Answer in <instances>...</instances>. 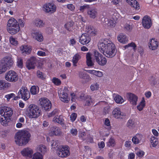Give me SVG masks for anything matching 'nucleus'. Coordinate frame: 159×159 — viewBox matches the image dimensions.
<instances>
[{
	"instance_id": "nucleus-1",
	"label": "nucleus",
	"mask_w": 159,
	"mask_h": 159,
	"mask_svg": "<svg viewBox=\"0 0 159 159\" xmlns=\"http://www.w3.org/2000/svg\"><path fill=\"white\" fill-rule=\"evenodd\" d=\"M98 47L100 51L107 57H113L116 54L115 45L108 39L100 40L98 43Z\"/></svg>"
},
{
	"instance_id": "nucleus-2",
	"label": "nucleus",
	"mask_w": 159,
	"mask_h": 159,
	"mask_svg": "<svg viewBox=\"0 0 159 159\" xmlns=\"http://www.w3.org/2000/svg\"><path fill=\"white\" fill-rule=\"evenodd\" d=\"M30 133L27 131L22 130L17 132L15 136V142L19 146L26 145L30 140Z\"/></svg>"
},
{
	"instance_id": "nucleus-3",
	"label": "nucleus",
	"mask_w": 159,
	"mask_h": 159,
	"mask_svg": "<svg viewBox=\"0 0 159 159\" xmlns=\"http://www.w3.org/2000/svg\"><path fill=\"white\" fill-rule=\"evenodd\" d=\"M13 113V110L11 108L4 107L0 109V122L2 125L6 126L8 120L10 119Z\"/></svg>"
},
{
	"instance_id": "nucleus-4",
	"label": "nucleus",
	"mask_w": 159,
	"mask_h": 159,
	"mask_svg": "<svg viewBox=\"0 0 159 159\" xmlns=\"http://www.w3.org/2000/svg\"><path fill=\"white\" fill-rule=\"evenodd\" d=\"M41 114V110L39 107L34 104L30 105L27 109L26 115L30 119H36Z\"/></svg>"
},
{
	"instance_id": "nucleus-5",
	"label": "nucleus",
	"mask_w": 159,
	"mask_h": 159,
	"mask_svg": "<svg viewBox=\"0 0 159 159\" xmlns=\"http://www.w3.org/2000/svg\"><path fill=\"white\" fill-rule=\"evenodd\" d=\"M7 29L8 32L12 35L16 34L20 30L19 25L14 18L10 19L7 23Z\"/></svg>"
},
{
	"instance_id": "nucleus-6",
	"label": "nucleus",
	"mask_w": 159,
	"mask_h": 159,
	"mask_svg": "<svg viewBox=\"0 0 159 159\" xmlns=\"http://www.w3.org/2000/svg\"><path fill=\"white\" fill-rule=\"evenodd\" d=\"M58 149L57 153L58 156L61 157H66L70 154V148L67 145H62Z\"/></svg>"
},
{
	"instance_id": "nucleus-7",
	"label": "nucleus",
	"mask_w": 159,
	"mask_h": 159,
	"mask_svg": "<svg viewBox=\"0 0 159 159\" xmlns=\"http://www.w3.org/2000/svg\"><path fill=\"white\" fill-rule=\"evenodd\" d=\"M5 79L7 81L15 82L18 79V76L17 73L13 70H10L6 74Z\"/></svg>"
},
{
	"instance_id": "nucleus-8",
	"label": "nucleus",
	"mask_w": 159,
	"mask_h": 159,
	"mask_svg": "<svg viewBox=\"0 0 159 159\" xmlns=\"http://www.w3.org/2000/svg\"><path fill=\"white\" fill-rule=\"evenodd\" d=\"M69 90L67 88L64 87L63 90L58 92V94L60 99L61 101L67 103L70 101V98L68 97Z\"/></svg>"
},
{
	"instance_id": "nucleus-9",
	"label": "nucleus",
	"mask_w": 159,
	"mask_h": 159,
	"mask_svg": "<svg viewBox=\"0 0 159 159\" xmlns=\"http://www.w3.org/2000/svg\"><path fill=\"white\" fill-rule=\"evenodd\" d=\"M18 95L24 101L27 100L30 98V93L27 87H22L18 92Z\"/></svg>"
},
{
	"instance_id": "nucleus-10",
	"label": "nucleus",
	"mask_w": 159,
	"mask_h": 159,
	"mask_svg": "<svg viewBox=\"0 0 159 159\" xmlns=\"http://www.w3.org/2000/svg\"><path fill=\"white\" fill-rule=\"evenodd\" d=\"M40 104L43 108L46 111H49L51 108L52 103L50 100L47 98H41Z\"/></svg>"
},
{
	"instance_id": "nucleus-11",
	"label": "nucleus",
	"mask_w": 159,
	"mask_h": 159,
	"mask_svg": "<svg viewBox=\"0 0 159 159\" xmlns=\"http://www.w3.org/2000/svg\"><path fill=\"white\" fill-rule=\"evenodd\" d=\"M142 24L145 28L149 29L152 25V20L150 17L148 16H144L142 20Z\"/></svg>"
},
{
	"instance_id": "nucleus-12",
	"label": "nucleus",
	"mask_w": 159,
	"mask_h": 159,
	"mask_svg": "<svg viewBox=\"0 0 159 159\" xmlns=\"http://www.w3.org/2000/svg\"><path fill=\"white\" fill-rule=\"evenodd\" d=\"M37 61L36 58L34 57H32L28 59L26 63V66L29 70L34 69Z\"/></svg>"
},
{
	"instance_id": "nucleus-13",
	"label": "nucleus",
	"mask_w": 159,
	"mask_h": 159,
	"mask_svg": "<svg viewBox=\"0 0 159 159\" xmlns=\"http://www.w3.org/2000/svg\"><path fill=\"white\" fill-rule=\"evenodd\" d=\"M112 115L116 119H123L125 116V115L121 112L119 108H115L112 111Z\"/></svg>"
},
{
	"instance_id": "nucleus-14",
	"label": "nucleus",
	"mask_w": 159,
	"mask_h": 159,
	"mask_svg": "<svg viewBox=\"0 0 159 159\" xmlns=\"http://www.w3.org/2000/svg\"><path fill=\"white\" fill-rule=\"evenodd\" d=\"M91 40V38L86 33L83 34L80 37L79 42L83 45L89 43Z\"/></svg>"
},
{
	"instance_id": "nucleus-15",
	"label": "nucleus",
	"mask_w": 159,
	"mask_h": 159,
	"mask_svg": "<svg viewBox=\"0 0 159 159\" xmlns=\"http://www.w3.org/2000/svg\"><path fill=\"white\" fill-rule=\"evenodd\" d=\"M127 97L130 103L133 105L137 104L138 101V97L134 94L128 93L127 94Z\"/></svg>"
},
{
	"instance_id": "nucleus-16",
	"label": "nucleus",
	"mask_w": 159,
	"mask_h": 159,
	"mask_svg": "<svg viewBox=\"0 0 159 159\" xmlns=\"http://www.w3.org/2000/svg\"><path fill=\"white\" fill-rule=\"evenodd\" d=\"M33 153V150L29 148H24L21 151V154L23 156L30 158L32 157Z\"/></svg>"
},
{
	"instance_id": "nucleus-17",
	"label": "nucleus",
	"mask_w": 159,
	"mask_h": 159,
	"mask_svg": "<svg viewBox=\"0 0 159 159\" xmlns=\"http://www.w3.org/2000/svg\"><path fill=\"white\" fill-rule=\"evenodd\" d=\"M62 132L61 129L59 127L56 126H53L50 129L49 134L51 136H60L61 135Z\"/></svg>"
},
{
	"instance_id": "nucleus-18",
	"label": "nucleus",
	"mask_w": 159,
	"mask_h": 159,
	"mask_svg": "<svg viewBox=\"0 0 159 159\" xmlns=\"http://www.w3.org/2000/svg\"><path fill=\"white\" fill-rule=\"evenodd\" d=\"M46 11L47 12L52 13L55 12L56 10V6L53 3H48L44 5Z\"/></svg>"
},
{
	"instance_id": "nucleus-19",
	"label": "nucleus",
	"mask_w": 159,
	"mask_h": 159,
	"mask_svg": "<svg viewBox=\"0 0 159 159\" xmlns=\"http://www.w3.org/2000/svg\"><path fill=\"white\" fill-rule=\"evenodd\" d=\"M86 33L89 36H94L96 35L97 30L94 28V27L91 25L88 26L86 27Z\"/></svg>"
},
{
	"instance_id": "nucleus-20",
	"label": "nucleus",
	"mask_w": 159,
	"mask_h": 159,
	"mask_svg": "<svg viewBox=\"0 0 159 159\" xmlns=\"http://www.w3.org/2000/svg\"><path fill=\"white\" fill-rule=\"evenodd\" d=\"M87 13L89 17L92 19L95 18L97 15V10L94 8L90 7V6L87 10Z\"/></svg>"
},
{
	"instance_id": "nucleus-21",
	"label": "nucleus",
	"mask_w": 159,
	"mask_h": 159,
	"mask_svg": "<svg viewBox=\"0 0 159 159\" xmlns=\"http://www.w3.org/2000/svg\"><path fill=\"white\" fill-rule=\"evenodd\" d=\"M158 43L154 39H152L149 42V47L150 49L153 50L157 49L158 47Z\"/></svg>"
},
{
	"instance_id": "nucleus-22",
	"label": "nucleus",
	"mask_w": 159,
	"mask_h": 159,
	"mask_svg": "<svg viewBox=\"0 0 159 159\" xmlns=\"http://www.w3.org/2000/svg\"><path fill=\"white\" fill-rule=\"evenodd\" d=\"M126 2L131 7L135 9L139 10L140 9V6L138 2L136 0H126Z\"/></svg>"
},
{
	"instance_id": "nucleus-23",
	"label": "nucleus",
	"mask_w": 159,
	"mask_h": 159,
	"mask_svg": "<svg viewBox=\"0 0 159 159\" xmlns=\"http://www.w3.org/2000/svg\"><path fill=\"white\" fill-rule=\"evenodd\" d=\"M32 36L34 38L39 42H41L43 40V38L42 34L40 32H35L33 33Z\"/></svg>"
},
{
	"instance_id": "nucleus-24",
	"label": "nucleus",
	"mask_w": 159,
	"mask_h": 159,
	"mask_svg": "<svg viewBox=\"0 0 159 159\" xmlns=\"http://www.w3.org/2000/svg\"><path fill=\"white\" fill-rule=\"evenodd\" d=\"M143 137L142 134H137L132 138V141L134 144H138L140 142Z\"/></svg>"
},
{
	"instance_id": "nucleus-25",
	"label": "nucleus",
	"mask_w": 159,
	"mask_h": 159,
	"mask_svg": "<svg viewBox=\"0 0 159 159\" xmlns=\"http://www.w3.org/2000/svg\"><path fill=\"white\" fill-rule=\"evenodd\" d=\"M20 49L23 53L30 54L31 51V48L26 45H23L20 47Z\"/></svg>"
},
{
	"instance_id": "nucleus-26",
	"label": "nucleus",
	"mask_w": 159,
	"mask_h": 159,
	"mask_svg": "<svg viewBox=\"0 0 159 159\" xmlns=\"http://www.w3.org/2000/svg\"><path fill=\"white\" fill-rule=\"evenodd\" d=\"M53 120L55 123H58L61 125H64L63 116L62 115L55 116Z\"/></svg>"
},
{
	"instance_id": "nucleus-27",
	"label": "nucleus",
	"mask_w": 159,
	"mask_h": 159,
	"mask_svg": "<svg viewBox=\"0 0 159 159\" xmlns=\"http://www.w3.org/2000/svg\"><path fill=\"white\" fill-rule=\"evenodd\" d=\"M117 39L119 42L124 43H127L128 40L126 36L123 33H120L118 35Z\"/></svg>"
},
{
	"instance_id": "nucleus-28",
	"label": "nucleus",
	"mask_w": 159,
	"mask_h": 159,
	"mask_svg": "<svg viewBox=\"0 0 159 159\" xmlns=\"http://www.w3.org/2000/svg\"><path fill=\"white\" fill-rule=\"evenodd\" d=\"M11 84L8 82H6L4 80H0V89L2 90L7 89L10 87Z\"/></svg>"
},
{
	"instance_id": "nucleus-29",
	"label": "nucleus",
	"mask_w": 159,
	"mask_h": 159,
	"mask_svg": "<svg viewBox=\"0 0 159 159\" xmlns=\"http://www.w3.org/2000/svg\"><path fill=\"white\" fill-rule=\"evenodd\" d=\"M136 123L134 119H129L127 121L126 126L130 129H132L135 127Z\"/></svg>"
},
{
	"instance_id": "nucleus-30",
	"label": "nucleus",
	"mask_w": 159,
	"mask_h": 159,
	"mask_svg": "<svg viewBox=\"0 0 159 159\" xmlns=\"http://www.w3.org/2000/svg\"><path fill=\"white\" fill-rule=\"evenodd\" d=\"M80 58V56L78 54H75L73 56L72 59V61L73 63V65L74 66H77L76 64Z\"/></svg>"
},
{
	"instance_id": "nucleus-31",
	"label": "nucleus",
	"mask_w": 159,
	"mask_h": 159,
	"mask_svg": "<svg viewBox=\"0 0 159 159\" xmlns=\"http://www.w3.org/2000/svg\"><path fill=\"white\" fill-rule=\"evenodd\" d=\"M96 62L100 65L104 66L106 64L107 60L105 57H103L102 56L101 58H100L97 60Z\"/></svg>"
},
{
	"instance_id": "nucleus-32",
	"label": "nucleus",
	"mask_w": 159,
	"mask_h": 159,
	"mask_svg": "<svg viewBox=\"0 0 159 159\" xmlns=\"http://www.w3.org/2000/svg\"><path fill=\"white\" fill-rule=\"evenodd\" d=\"M9 40L10 43L12 45L17 46L18 44V42L17 40V39L14 38L12 36H11L9 37Z\"/></svg>"
},
{
	"instance_id": "nucleus-33",
	"label": "nucleus",
	"mask_w": 159,
	"mask_h": 159,
	"mask_svg": "<svg viewBox=\"0 0 159 159\" xmlns=\"http://www.w3.org/2000/svg\"><path fill=\"white\" fill-rule=\"evenodd\" d=\"M39 87L35 86H32L30 89V93L33 95L37 94L39 92Z\"/></svg>"
},
{
	"instance_id": "nucleus-34",
	"label": "nucleus",
	"mask_w": 159,
	"mask_h": 159,
	"mask_svg": "<svg viewBox=\"0 0 159 159\" xmlns=\"http://www.w3.org/2000/svg\"><path fill=\"white\" fill-rule=\"evenodd\" d=\"M51 146L52 148L55 149L56 151L58 150V148L61 146H58V141L56 140H52L51 142Z\"/></svg>"
},
{
	"instance_id": "nucleus-35",
	"label": "nucleus",
	"mask_w": 159,
	"mask_h": 159,
	"mask_svg": "<svg viewBox=\"0 0 159 159\" xmlns=\"http://www.w3.org/2000/svg\"><path fill=\"white\" fill-rule=\"evenodd\" d=\"M145 101L143 98L139 104L137 106V109L139 111H142L145 105Z\"/></svg>"
},
{
	"instance_id": "nucleus-36",
	"label": "nucleus",
	"mask_w": 159,
	"mask_h": 159,
	"mask_svg": "<svg viewBox=\"0 0 159 159\" xmlns=\"http://www.w3.org/2000/svg\"><path fill=\"white\" fill-rule=\"evenodd\" d=\"M150 142L152 147H155L158 143V139L154 136L151 137L150 139Z\"/></svg>"
},
{
	"instance_id": "nucleus-37",
	"label": "nucleus",
	"mask_w": 159,
	"mask_h": 159,
	"mask_svg": "<svg viewBox=\"0 0 159 159\" xmlns=\"http://www.w3.org/2000/svg\"><path fill=\"white\" fill-rule=\"evenodd\" d=\"M38 150L41 152L42 153H44L47 151V148L45 146L40 145L37 148Z\"/></svg>"
},
{
	"instance_id": "nucleus-38",
	"label": "nucleus",
	"mask_w": 159,
	"mask_h": 159,
	"mask_svg": "<svg viewBox=\"0 0 159 159\" xmlns=\"http://www.w3.org/2000/svg\"><path fill=\"white\" fill-rule=\"evenodd\" d=\"M35 25L39 27H41L43 26L44 24L43 23V21L39 19H37L35 21Z\"/></svg>"
},
{
	"instance_id": "nucleus-39",
	"label": "nucleus",
	"mask_w": 159,
	"mask_h": 159,
	"mask_svg": "<svg viewBox=\"0 0 159 159\" xmlns=\"http://www.w3.org/2000/svg\"><path fill=\"white\" fill-rule=\"evenodd\" d=\"M115 102L117 103L121 104L124 102L122 98L119 95H116L114 98Z\"/></svg>"
},
{
	"instance_id": "nucleus-40",
	"label": "nucleus",
	"mask_w": 159,
	"mask_h": 159,
	"mask_svg": "<svg viewBox=\"0 0 159 159\" xmlns=\"http://www.w3.org/2000/svg\"><path fill=\"white\" fill-rule=\"evenodd\" d=\"M93 102V100L89 96H87V98L86 99L85 105L86 106H90Z\"/></svg>"
},
{
	"instance_id": "nucleus-41",
	"label": "nucleus",
	"mask_w": 159,
	"mask_h": 159,
	"mask_svg": "<svg viewBox=\"0 0 159 159\" xmlns=\"http://www.w3.org/2000/svg\"><path fill=\"white\" fill-rule=\"evenodd\" d=\"M32 159H43V156L39 152H37L34 154Z\"/></svg>"
},
{
	"instance_id": "nucleus-42",
	"label": "nucleus",
	"mask_w": 159,
	"mask_h": 159,
	"mask_svg": "<svg viewBox=\"0 0 159 159\" xmlns=\"http://www.w3.org/2000/svg\"><path fill=\"white\" fill-rule=\"evenodd\" d=\"M52 82L57 86L60 85L61 84L60 80L56 77H54L52 80Z\"/></svg>"
},
{
	"instance_id": "nucleus-43",
	"label": "nucleus",
	"mask_w": 159,
	"mask_h": 159,
	"mask_svg": "<svg viewBox=\"0 0 159 159\" xmlns=\"http://www.w3.org/2000/svg\"><path fill=\"white\" fill-rule=\"evenodd\" d=\"M7 70V68L5 64H0V74L4 73Z\"/></svg>"
},
{
	"instance_id": "nucleus-44",
	"label": "nucleus",
	"mask_w": 159,
	"mask_h": 159,
	"mask_svg": "<svg viewBox=\"0 0 159 159\" xmlns=\"http://www.w3.org/2000/svg\"><path fill=\"white\" fill-rule=\"evenodd\" d=\"M129 47L133 48V49L134 51H135L136 50V45L134 42H132L129 43L125 46V48H128Z\"/></svg>"
},
{
	"instance_id": "nucleus-45",
	"label": "nucleus",
	"mask_w": 159,
	"mask_h": 159,
	"mask_svg": "<svg viewBox=\"0 0 159 159\" xmlns=\"http://www.w3.org/2000/svg\"><path fill=\"white\" fill-rule=\"evenodd\" d=\"M94 57L96 59V61H97L100 58H101L102 55L99 53L98 51H95L94 52Z\"/></svg>"
},
{
	"instance_id": "nucleus-46",
	"label": "nucleus",
	"mask_w": 159,
	"mask_h": 159,
	"mask_svg": "<svg viewBox=\"0 0 159 159\" xmlns=\"http://www.w3.org/2000/svg\"><path fill=\"white\" fill-rule=\"evenodd\" d=\"M89 7L90 5H86L81 6L80 7V11L82 12H83L85 10H87H87L89 9Z\"/></svg>"
},
{
	"instance_id": "nucleus-47",
	"label": "nucleus",
	"mask_w": 159,
	"mask_h": 159,
	"mask_svg": "<svg viewBox=\"0 0 159 159\" xmlns=\"http://www.w3.org/2000/svg\"><path fill=\"white\" fill-rule=\"evenodd\" d=\"M17 66L20 68H22L23 67V59L21 58H18L17 61Z\"/></svg>"
},
{
	"instance_id": "nucleus-48",
	"label": "nucleus",
	"mask_w": 159,
	"mask_h": 159,
	"mask_svg": "<svg viewBox=\"0 0 159 159\" xmlns=\"http://www.w3.org/2000/svg\"><path fill=\"white\" fill-rule=\"evenodd\" d=\"M13 63L14 62L13 60L11 59L6 61L5 64L7 67H7L10 68L13 65Z\"/></svg>"
},
{
	"instance_id": "nucleus-49",
	"label": "nucleus",
	"mask_w": 159,
	"mask_h": 159,
	"mask_svg": "<svg viewBox=\"0 0 159 159\" xmlns=\"http://www.w3.org/2000/svg\"><path fill=\"white\" fill-rule=\"evenodd\" d=\"M115 144V141L112 138H110L108 141V142L107 143V145L109 147L110 146H114Z\"/></svg>"
},
{
	"instance_id": "nucleus-50",
	"label": "nucleus",
	"mask_w": 159,
	"mask_h": 159,
	"mask_svg": "<svg viewBox=\"0 0 159 159\" xmlns=\"http://www.w3.org/2000/svg\"><path fill=\"white\" fill-rule=\"evenodd\" d=\"M99 84L97 83L91 84L90 87L91 90L92 91L97 90L99 88Z\"/></svg>"
},
{
	"instance_id": "nucleus-51",
	"label": "nucleus",
	"mask_w": 159,
	"mask_h": 159,
	"mask_svg": "<svg viewBox=\"0 0 159 159\" xmlns=\"http://www.w3.org/2000/svg\"><path fill=\"white\" fill-rule=\"evenodd\" d=\"M86 133L84 132H80L79 137L80 139H81L82 140L84 141L86 139Z\"/></svg>"
},
{
	"instance_id": "nucleus-52",
	"label": "nucleus",
	"mask_w": 159,
	"mask_h": 159,
	"mask_svg": "<svg viewBox=\"0 0 159 159\" xmlns=\"http://www.w3.org/2000/svg\"><path fill=\"white\" fill-rule=\"evenodd\" d=\"M70 133L73 136H76L78 134V131L77 129L72 128L70 130Z\"/></svg>"
},
{
	"instance_id": "nucleus-53",
	"label": "nucleus",
	"mask_w": 159,
	"mask_h": 159,
	"mask_svg": "<svg viewBox=\"0 0 159 159\" xmlns=\"http://www.w3.org/2000/svg\"><path fill=\"white\" fill-rule=\"evenodd\" d=\"M37 76L38 78H40L42 80H44L45 79L43 75V73L42 72L39 71H37Z\"/></svg>"
},
{
	"instance_id": "nucleus-54",
	"label": "nucleus",
	"mask_w": 159,
	"mask_h": 159,
	"mask_svg": "<svg viewBox=\"0 0 159 159\" xmlns=\"http://www.w3.org/2000/svg\"><path fill=\"white\" fill-rule=\"evenodd\" d=\"M67 8L71 11H74L75 9V7L74 5L71 4H69L67 5Z\"/></svg>"
},
{
	"instance_id": "nucleus-55",
	"label": "nucleus",
	"mask_w": 159,
	"mask_h": 159,
	"mask_svg": "<svg viewBox=\"0 0 159 159\" xmlns=\"http://www.w3.org/2000/svg\"><path fill=\"white\" fill-rule=\"evenodd\" d=\"M77 116V114L75 113H73L70 116V120L72 122L75 120Z\"/></svg>"
},
{
	"instance_id": "nucleus-56",
	"label": "nucleus",
	"mask_w": 159,
	"mask_h": 159,
	"mask_svg": "<svg viewBox=\"0 0 159 159\" xmlns=\"http://www.w3.org/2000/svg\"><path fill=\"white\" fill-rule=\"evenodd\" d=\"M58 112V110L57 109H54L50 113H49L48 115L49 117H51L53 116H54L56 114H57Z\"/></svg>"
},
{
	"instance_id": "nucleus-57",
	"label": "nucleus",
	"mask_w": 159,
	"mask_h": 159,
	"mask_svg": "<svg viewBox=\"0 0 159 159\" xmlns=\"http://www.w3.org/2000/svg\"><path fill=\"white\" fill-rule=\"evenodd\" d=\"M15 95L13 93H11L8 94H7L5 96V98H7V100H9L10 99L14 97Z\"/></svg>"
},
{
	"instance_id": "nucleus-58",
	"label": "nucleus",
	"mask_w": 159,
	"mask_h": 159,
	"mask_svg": "<svg viewBox=\"0 0 159 159\" xmlns=\"http://www.w3.org/2000/svg\"><path fill=\"white\" fill-rule=\"evenodd\" d=\"M108 25L111 27H114L115 26V24L113 20H110L108 21Z\"/></svg>"
},
{
	"instance_id": "nucleus-59",
	"label": "nucleus",
	"mask_w": 159,
	"mask_h": 159,
	"mask_svg": "<svg viewBox=\"0 0 159 159\" xmlns=\"http://www.w3.org/2000/svg\"><path fill=\"white\" fill-rule=\"evenodd\" d=\"M98 145L99 148H103L105 146V144L104 142L101 141L98 143Z\"/></svg>"
},
{
	"instance_id": "nucleus-60",
	"label": "nucleus",
	"mask_w": 159,
	"mask_h": 159,
	"mask_svg": "<svg viewBox=\"0 0 159 159\" xmlns=\"http://www.w3.org/2000/svg\"><path fill=\"white\" fill-rule=\"evenodd\" d=\"M136 154L138 157H142L144 155V152L142 151L139 150L137 152Z\"/></svg>"
},
{
	"instance_id": "nucleus-61",
	"label": "nucleus",
	"mask_w": 159,
	"mask_h": 159,
	"mask_svg": "<svg viewBox=\"0 0 159 159\" xmlns=\"http://www.w3.org/2000/svg\"><path fill=\"white\" fill-rule=\"evenodd\" d=\"M37 54L40 56H46V53L45 52L41 51H39L37 52Z\"/></svg>"
},
{
	"instance_id": "nucleus-62",
	"label": "nucleus",
	"mask_w": 159,
	"mask_h": 159,
	"mask_svg": "<svg viewBox=\"0 0 159 159\" xmlns=\"http://www.w3.org/2000/svg\"><path fill=\"white\" fill-rule=\"evenodd\" d=\"M131 142L130 141H126L125 143V146L126 147L129 148L131 146Z\"/></svg>"
},
{
	"instance_id": "nucleus-63",
	"label": "nucleus",
	"mask_w": 159,
	"mask_h": 159,
	"mask_svg": "<svg viewBox=\"0 0 159 159\" xmlns=\"http://www.w3.org/2000/svg\"><path fill=\"white\" fill-rule=\"evenodd\" d=\"M105 125L107 126L111 125L110 121L108 118H106L104 121Z\"/></svg>"
},
{
	"instance_id": "nucleus-64",
	"label": "nucleus",
	"mask_w": 159,
	"mask_h": 159,
	"mask_svg": "<svg viewBox=\"0 0 159 159\" xmlns=\"http://www.w3.org/2000/svg\"><path fill=\"white\" fill-rule=\"evenodd\" d=\"M87 65L88 66H92L94 65V63L93 62L92 59L86 60Z\"/></svg>"
}]
</instances>
